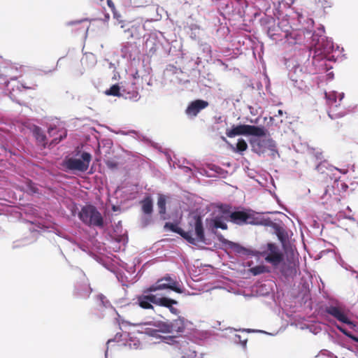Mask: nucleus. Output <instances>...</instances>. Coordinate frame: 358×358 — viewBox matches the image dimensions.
Wrapping results in <instances>:
<instances>
[{"instance_id": "obj_33", "label": "nucleus", "mask_w": 358, "mask_h": 358, "mask_svg": "<svg viewBox=\"0 0 358 358\" xmlns=\"http://www.w3.org/2000/svg\"><path fill=\"white\" fill-rule=\"evenodd\" d=\"M67 136L66 130H64L63 134H61L59 137L54 138L49 143L48 148H52L55 145L60 143L62 140H64Z\"/></svg>"}, {"instance_id": "obj_2", "label": "nucleus", "mask_w": 358, "mask_h": 358, "mask_svg": "<svg viewBox=\"0 0 358 358\" xmlns=\"http://www.w3.org/2000/svg\"><path fill=\"white\" fill-rule=\"evenodd\" d=\"M220 211L224 215L226 220L238 225L243 224L259 225L261 223L262 217L258 216V213L251 210L233 209L229 206H224L220 208Z\"/></svg>"}, {"instance_id": "obj_40", "label": "nucleus", "mask_w": 358, "mask_h": 358, "mask_svg": "<svg viewBox=\"0 0 358 358\" xmlns=\"http://www.w3.org/2000/svg\"><path fill=\"white\" fill-rule=\"evenodd\" d=\"M209 168L211 171H215L219 175H222L224 173V170L223 169L215 164L209 165Z\"/></svg>"}, {"instance_id": "obj_52", "label": "nucleus", "mask_w": 358, "mask_h": 358, "mask_svg": "<svg viewBox=\"0 0 358 358\" xmlns=\"http://www.w3.org/2000/svg\"><path fill=\"white\" fill-rule=\"evenodd\" d=\"M83 21L84 20L70 21V22H68L66 24L68 26L75 25V24H80V23L83 22Z\"/></svg>"}, {"instance_id": "obj_29", "label": "nucleus", "mask_w": 358, "mask_h": 358, "mask_svg": "<svg viewBox=\"0 0 358 358\" xmlns=\"http://www.w3.org/2000/svg\"><path fill=\"white\" fill-rule=\"evenodd\" d=\"M123 92V97L125 99H129L131 101H137L141 96L139 93L137 91H132V92H127L124 90H122Z\"/></svg>"}, {"instance_id": "obj_19", "label": "nucleus", "mask_w": 358, "mask_h": 358, "mask_svg": "<svg viewBox=\"0 0 358 358\" xmlns=\"http://www.w3.org/2000/svg\"><path fill=\"white\" fill-rule=\"evenodd\" d=\"M225 221L224 215L222 213V216H216L212 219L208 224V229L210 231H217V229L223 230L227 229V224Z\"/></svg>"}, {"instance_id": "obj_9", "label": "nucleus", "mask_w": 358, "mask_h": 358, "mask_svg": "<svg viewBox=\"0 0 358 358\" xmlns=\"http://www.w3.org/2000/svg\"><path fill=\"white\" fill-rule=\"evenodd\" d=\"M262 136H252L250 139L252 150L259 156L264 155L268 148L274 147V140L271 138L262 139Z\"/></svg>"}, {"instance_id": "obj_10", "label": "nucleus", "mask_w": 358, "mask_h": 358, "mask_svg": "<svg viewBox=\"0 0 358 358\" xmlns=\"http://www.w3.org/2000/svg\"><path fill=\"white\" fill-rule=\"evenodd\" d=\"M193 228L196 237H193L192 231H186V233H188L190 237L194 239V242L189 243L194 245H196L197 243L207 244L201 217L198 215L194 217Z\"/></svg>"}, {"instance_id": "obj_8", "label": "nucleus", "mask_w": 358, "mask_h": 358, "mask_svg": "<svg viewBox=\"0 0 358 358\" xmlns=\"http://www.w3.org/2000/svg\"><path fill=\"white\" fill-rule=\"evenodd\" d=\"M325 312L342 323L346 324L351 327H356L355 324L349 319L346 310L338 303H331L326 306Z\"/></svg>"}, {"instance_id": "obj_30", "label": "nucleus", "mask_w": 358, "mask_h": 358, "mask_svg": "<svg viewBox=\"0 0 358 358\" xmlns=\"http://www.w3.org/2000/svg\"><path fill=\"white\" fill-rule=\"evenodd\" d=\"M113 311L117 315V317L115 318V320L118 323L120 329H122V328H125L127 326H134V323H131L123 319V317L117 313V311L115 309Z\"/></svg>"}, {"instance_id": "obj_13", "label": "nucleus", "mask_w": 358, "mask_h": 358, "mask_svg": "<svg viewBox=\"0 0 358 358\" xmlns=\"http://www.w3.org/2000/svg\"><path fill=\"white\" fill-rule=\"evenodd\" d=\"M275 269H278L280 274L285 278L292 277L296 272L295 263L289 260L285 261V257Z\"/></svg>"}, {"instance_id": "obj_34", "label": "nucleus", "mask_w": 358, "mask_h": 358, "mask_svg": "<svg viewBox=\"0 0 358 358\" xmlns=\"http://www.w3.org/2000/svg\"><path fill=\"white\" fill-rule=\"evenodd\" d=\"M325 98L327 99L329 104L336 103L337 100V92L335 91L325 92Z\"/></svg>"}, {"instance_id": "obj_64", "label": "nucleus", "mask_w": 358, "mask_h": 358, "mask_svg": "<svg viewBox=\"0 0 358 358\" xmlns=\"http://www.w3.org/2000/svg\"><path fill=\"white\" fill-rule=\"evenodd\" d=\"M62 57H60V58L59 59V60H58V61H57V66H58V65H59V62H60V60H62Z\"/></svg>"}, {"instance_id": "obj_15", "label": "nucleus", "mask_w": 358, "mask_h": 358, "mask_svg": "<svg viewBox=\"0 0 358 358\" xmlns=\"http://www.w3.org/2000/svg\"><path fill=\"white\" fill-rule=\"evenodd\" d=\"M150 326H153V323L148 322V323H136L134 324V327H139L141 329L138 330V332L141 334H147L150 336L157 338H161L163 337L162 336H160L159 333V330L157 328H152Z\"/></svg>"}, {"instance_id": "obj_54", "label": "nucleus", "mask_w": 358, "mask_h": 358, "mask_svg": "<svg viewBox=\"0 0 358 358\" xmlns=\"http://www.w3.org/2000/svg\"><path fill=\"white\" fill-rule=\"evenodd\" d=\"M307 23H308V26H309V25L313 26V24H314V21H313V19L309 18V19H308V20H307Z\"/></svg>"}, {"instance_id": "obj_1", "label": "nucleus", "mask_w": 358, "mask_h": 358, "mask_svg": "<svg viewBox=\"0 0 358 358\" xmlns=\"http://www.w3.org/2000/svg\"><path fill=\"white\" fill-rule=\"evenodd\" d=\"M171 290L177 293H182V289L179 283L173 279L169 275L158 279L154 284L144 290L143 294L137 297L138 306L146 310H152L156 312L154 305L168 308L170 312L178 315L179 310L174 308L178 302L173 299L163 296L162 294L155 293L158 291Z\"/></svg>"}, {"instance_id": "obj_55", "label": "nucleus", "mask_w": 358, "mask_h": 358, "mask_svg": "<svg viewBox=\"0 0 358 358\" xmlns=\"http://www.w3.org/2000/svg\"><path fill=\"white\" fill-rule=\"evenodd\" d=\"M17 90H20V89H21V88H23V89H29V88H30V87H27V86H25V85H22V84L20 86H18V85H17Z\"/></svg>"}, {"instance_id": "obj_45", "label": "nucleus", "mask_w": 358, "mask_h": 358, "mask_svg": "<svg viewBox=\"0 0 358 358\" xmlns=\"http://www.w3.org/2000/svg\"><path fill=\"white\" fill-rule=\"evenodd\" d=\"M57 133L56 127L55 126H50L48 129V134L50 137L54 136Z\"/></svg>"}, {"instance_id": "obj_53", "label": "nucleus", "mask_w": 358, "mask_h": 358, "mask_svg": "<svg viewBox=\"0 0 358 358\" xmlns=\"http://www.w3.org/2000/svg\"><path fill=\"white\" fill-rule=\"evenodd\" d=\"M107 4L108 6L111 8H114L115 6H114V3L112 1V0H107Z\"/></svg>"}, {"instance_id": "obj_17", "label": "nucleus", "mask_w": 358, "mask_h": 358, "mask_svg": "<svg viewBox=\"0 0 358 358\" xmlns=\"http://www.w3.org/2000/svg\"><path fill=\"white\" fill-rule=\"evenodd\" d=\"M164 229L166 231H170L174 233L178 234L181 237H182L185 240H186L188 243L194 242V239H192L188 233H186L185 230L178 226L177 224L173 222H166L164 224Z\"/></svg>"}, {"instance_id": "obj_59", "label": "nucleus", "mask_w": 358, "mask_h": 358, "mask_svg": "<svg viewBox=\"0 0 358 358\" xmlns=\"http://www.w3.org/2000/svg\"><path fill=\"white\" fill-rule=\"evenodd\" d=\"M118 209H119V207H118V206H117L113 205V206H112V210H113V211H114V212L117 211V210H118Z\"/></svg>"}, {"instance_id": "obj_26", "label": "nucleus", "mask_w": 358, "mask_h": 358, "mask_svg": "<svg viewBox=\"0 0 358 358\" xmlns=\"http://www.w3.org/2000/svg\"><path fill=\"white\" fill-rule=\"evenodd\" d=\"M250 271L253 275H258L262 273L270 272V269L268 266L262 264L252 267Z\"/></svg>"}, {"instance_id": "obj_5", "label": "nucleus", "mask_w": 358, "mask_h": 358, "mask_svg": "<svg viewBox=\"0 0 358 358\" xmlns=\"http://www.w3.org/2000/svg\"><path fill=\"white\" fill-rule=\"evenodd\" d=\"M266 129L263 126H256L245 124H233L231 128L226 130V135L229 138L236 136H266Z\"/></svg>"}, {"instance_id": "obj_25", "label": "nucleus", "mask_w": 358, "mask_h": 358, "mask_svg": "<svg viewBox=\"0 0 358 358\" xmlns=\"http://www.w3.org/2000/svg\"><path fill=\"white\" fill-rule=\"evenodd\" d=\"M105 94L108 96H123L122 90L119 84L113 85L109 89L106 90Z\"/></svg>"}, {"instance_id": "obj_42", "label": "nucleus", "mask_w": 358, "mask_h": 358, "mask_svg": "<svg viewBox=\"0 0 358 358\" xmlns=\"http://www.w3.org/2000/svg\"><path fill=\"white\" fill-rule=\"evenodd\" d=\"M199 44L200 45L201 48H202V50L203 52H206L207 54H210L211 52L210 46L207 43H202L199 41Z\"/></svg>"}, {"instance_id": "obj_28", "label": "nucleus", "mask_w": 358, "mask_h": 358, "mask_svg": "<svg viewBox=\"0 0 358 358\" xmlns=\"http://www.w3.org/2000/svg\"><path fill=\"white\" fill-rule=\"evenodd\" d=\"M227 247L229 248L230 249H232L234 252L238 254H246L248 252V250L245 248L241 246L240 244L237 243H234L232 241H230Z\"/></svg>"}, {"instance_id": "obj_23", "label": "nucleus", "mask_w": 358, "mask_h": 358, "mask_svg": "<svg viewBox=\"0 0 358 358\" xmlns=\"http://www.w3.org/2000/svg\"><path fill=\"white\" fill-rule=\"evenodd\" d=\"M153 326L159 330L160 333L170 334L171 333V327L170 322L158 321L153 322Z\"/></svg>"}, {"instance_id": "obj_32", "label": "nucleus", "mask_w": 358, "mask_h": 358, "mask_svg": "<svg viewBox=\"0 0 358 358\" xmlns=\"http://www.w3.org/2000/svg\"><path fill=\"white\" fill-rule=\"evenodd\" d=\"M248 148V144L246 141L243 138H239L236 145V152L238 153H242L245 151Z\"/></svg>"}, {"instance_id": "obj_58", "label": "nucleus", "mask_w": 358, "mask_h": 358, "mask_svg": "<svg viewBox=\"0 0 358 358\" xmlns=\"http://www.w3.org/2000/svg\"><path fill=\"white\" fill-rule=\"evenodd\" d=\"M9 96L13 101L15 100V95L13 92L9 91Z\"/></svg>"}, {"instance_id": "obj_51", "label": "nucleus", "mask_w": 358, "mask_h": 358, "mask_svg": "<svg viewBox=\"0 0 358 358\" xmlns=\"http://www.w3.org/2000/svg\"><path fill=\"white\" fill-rule=\"evenodd\" d=\"M124 33L127 34L126 37L127 38H132L133 37V33L132 31L130 30L129 28L127 29H124Z\"/></svg>"}, {"instance_id": "obj_43", "label": "nucleus", "mask_w": 358, "mask_h": 358, "mask_svg": "<svg viewBox=\"0 0 358 358\" xmlns=\"http://www.w3.org/2000/svg\"><path fill=\"white\" fill-rule=\"evenodd\" d=\"M85 71V69L83 66H80L78 69L73 70V75L75 77H80L84 74Z\"/></svg>"}, {"instance_id": "obj_62", "label": "nucleus", "mask_w": 358, "mask_h": 358, "mask_svg": "<svg viewBox=\"0 0 358 358\" xmlns=\"http://www.w3.org/2000/svg\"><path fill=\"white\" fill-rule=\"evenodd\" d=\"M298 18H299V22H301V20L303 19L302 15L301 14H299L298 15Z\"/></svg>"}, {"instance_id": "obj_6", "label": "nucleus", "mask_w": 358, "mask_h": 358, "mask_svg": "<svg viewBox=\"0 0 358 358\" xmlns=\"http://www.w3.org/2000/svg\"><path fill=\"white\" fill-rule=\"evenodd\" d=\"M257 254L271 264L274 268H278V265L283 260L285 256L279 246L274 243L262 245Z\"/></svg>"}, {"instance_id": "obj_7", "label": "nucleus", "mask_w": 358, "mask_h": 358, "mask_svg": "<svg viewBox=\"0 0 358 358\" xmlns=\"http://www.w3.org/2000/svg\"><path fill=\"white\" fill-rule=\"evenodd\" d=\"M92 159V155L87 152H83L80 158L69 157L63 162V166L69 171H86Z\"/></svg>"}, {"instance_id": "obj_21", "label": "nucleus", "mask_w": 358, "mask_h": 358, "mask_svg": "<svg viewBox=\"0 0 358 358\" xmlns=\"http://www.w3.org/2000/svg\"><path fill=\"white\" fill-rule=\"evenodd\" d=\"M141 209L145 215H152L153 212V200L150 196H146L141 201Z\"/></svg>"}, {"instance_id": "obj_18", "label": "nucleus", "mask_w": 358, "mask_h": 358, "mask_svg": "<svg viewBox=\"0 0 358 358\" xmlns=\"http://www.w3.org/2000/svg\"><path fill=\"white\" fill-rule=\"evenodd\" d=\"M259 225L272 227L278 238V239L283 242L285 241V234L283 229L278 224L273 222L270 218H261V223Z\"/></svg>"}, {"instance_id": "obj_3", "label": "nucleus", "mask_w": 358, "mask_h": 358, "mask_svg": "<svg viewBox=\"0 0 358 358\" xmlns=\"http://www.w3.org/2000/svg\"><path fill=\"white\" fill-rule=\"evenodd\" d=\"M313 41L315 43V50L313 56V63L317 61H335L334 56H329V54L334 50V45L331 38L325 36H320L313 34Z\"/></svg>"}, {"instance_id": "obj_24", "label": "nucleus", "mask_w": 358, "mask_h": 358, "mask_svg": "<svg viewBox=\"0 0 358 358\" xmlns=\"http://www.w3.org/2000/svg\"><path fill=\"white\" fill-rule=\"evenodd\" d=\"M157 205L159 208V213L162 217L166 214V199L165 195L162 194H159Z\"/></svg>"}, {"instance_id": "obj_22", "label": "nucleus", "mask_w": 358, "mask_h": 358, "mask_svg": "<svg viewBox=\"0 0 358 358\" xmlns=\"http://www.w3.org/2000/svg\"><path fill=\"white\" fill-rule=\"evenodd\" d=\"M185 319L182 317H178V319L174 320L173 321L170 322V326L171 327V333H182L184 331L185 329Z\"/></svg>"}, {"instance_id": "obj_41", "label": "nucleus", "mask_w": 358, "mask_h": 358, "mask_svg": "<svg viewBox=\"0 0 358 358\" xmlns=\"http://www.w3.org/2000/svg\"><path fill=\"white\" fill-rule=\"evenodd\" d=\"M152 221L151 215H145L141 217V224L143 227H147Z\"/></svg>"}, {"instance_id": "obj_36", "label": "nucleus", "mask_w": 358, "mask_h": 358, "mask_svg": "<svg viewBox=\"0 0 358 358\" xmlns=\"http://www.w3.org/2000/svg\"><path fill=\"white\" fill-rule=\"evenodd\" d=\"M212 234H215L219 241H220L224 245L228 246L230 241L227 239H226L220 233H218L217 231H210Z\"/></svg>"}, {"instance_id": "obj_63", "label": "nucleus", "mask_w": 358, "mask_h": 358, "mask_svg": "<svg viewBox=\"0 0 358 358\" xmlns=\"http://www.w3.org/2000/svg\"><path fill=\"white\" fill-rule=\"evenodd\" d=\"M278 114H279L280 115H282V113H283V112H282V110H278Z\"/></svg>"}, {"instance_id": "obj_61", "label": "nucleus", "mask_w": 358, "mask_h": 358, "mask_svg": "<svg viewBox=\"0 0 358 358\" xmlns=\"http://www.w3.org/2000/svg\"><path fill=\"white\" fill-rule=\"evenodd\" d=\"M319 31L324 33V27L323 25H320V27L319 28Z\"/></svg>"}, {"instance_id": "obj_60", "label": "nucleus", "mask_w": 358, "mask_h": 358, "mask_svg": "<svg viewBox=\"0 0 358 358\" xmlns=\"http://www.w3.org/2000/svg\"><path fill=\"white\" fill-rule=\"evenodd\" d=\"M343 98H344V93L343 92L340 93L339 94V101H341Z\"/></svg>"}, {"instance_id": "obj_12", "label": "nucleus", "mask_w": 358, "mask_h": 358, "mask_svg": "<svg viewBox=\"0 0 358 358\" xmlns=\"http://www.w3.org/2000/svg\"><path fill=\"white\" fill-rule=\"evenodd\" d=\"M208 106V102L203 99H196L191 101L185 109V114L190 118H194Z\"/></svg>"}, {"instance_id": "obj_20", "label": "nucleus", "mask_w": 358, "mask_h": 358, "mask_svg": "<svg viewBox=\"0 0 358 358\" xmlns=\"http://www.w3.org/2000/svg\"><path fill=\"white\" fill-rule=\"evenodd\" d=\"M32 133L38 143L41 145L43 148L48 147V140L46 135L43 130L38 126H34L32 129Z\"/></svg>"}, {"instance_id": "obj_4", "label": "nucleus", "mask_w": 358, "mask_h": 358, "mask_svg": "<svg viewBox=\"0 0 358 358\" xmlns=\"http://www.w3.org/2000/svg\"><path fill=\"white\" fill-rule=\"evenodd\" d=\"M78 216L82 222L87 226L99 228L104 227V220L102 215L93 205L83 206Z\"/></svg>"}, {"instance_id": "obj_48", "label": "nucleus", "mask_w": 358, "mask_h": 358, "mask_svg": "<svg viewBox=\"0 0 358 358\" xmlns=\"http://www.w3.org/2000/svg\"><path fill=\"white\" fill-rule=\"evenodd\" d=\"M122 336V333H117L115 336V338H113V339H109L107 342V344L110 343V342H113V341H118L120 340L121 337Z\"/></svg>"}, {"instance_id": "obj_46", "label": "nucleus", "mask_w": 358, "mask_h": 358, "mask_svg": "<svg viewBox=\"0 0 358 358\" xmlns=\"http://www.w3.org/2000/svg\"><path fill=\"white\" fill-rule=\"evenodd\" d=\"M325 164V161L320 162L319 164L316 166V170L319 172L323 173L324 171V169L326 168Z\"/></svg>"}, {"instance_id": "obj_50", "label": "nucleus", "mask_w": 358, "mask_h": 358, "mask_svg": "<svg viewBox=\"0 0 358 358\" xmlns=\"http://www.w3.org/2000/svg\"><path fill=\"white\" fill-rule=\"evenodd\" d=\"M92 292V289L90 286H88L87 287V291L86 292V293H85V294H79L78 295L80 297L87 298L90 295Z\"/></svg>"}, {"instance_id": "obj_31", "label": "nucleus", "mask_w": 358, "mask_h": 358, "mask_svg": "<svg viewBox=\"0 0 358 358\" xmlns=\"http://www.w3.org/2000/svg\"><path fill=\"white\" fill-rule=\"evenodd\" d=\"M97 299L100 301L101 303V305L106 308H110L112 309L113 310H115V308H113V306L111 305L110 302L109 301V300L107 299V298L102 294H99L98 296H97Z\"/></svg>"}, {"instance_id": "obj_57", "label": "nucleus", "mask_w": 358, "mask_h": 358, "mask_svg": "<svg viewBox=\"0 0 358 358\" xmlns=\"http://www.w3.org/2000/svg\"><path fill=\"white\" fill-rule=\"evenodd\" d=\"M78 247H79V248H80V250H82L83 251H85V252L86 251V247H85V245L79 244V245H78Z\"/></svg>"}, {"instance_id": "obj_56", "label": "nucleus", "mask_w": 358, "mask_h": 358, "mask_svg": "<svg viewBox=\"0 0 358 358\" xmlns=\"http://www.w3.org/2000/svg\"><path fill=\"white\" fill-rule=\"evenodd\" d=\"M30 189L34 193L37 192V188L34 187V186H32V185L30 186Z\"/></svg>"}, {"instance_id": "obj_47", "label": "nucleus", "mask_w": 358, "mask_h": 358, "mask_svg": "<svg viewBox=\"0 0 358 358\" xmlns=\"http://www.w3.org/2000/svg\"><path fill=\"white\" fill-rule=\"evenodd\" d=\"M313 155L316 159L322 160V153L321 151L318 150H313Z\"/></svg>"}, {"instance_id": "obj_39", "label": "nucleus", "mask_w": 358, "mask_h": 358, "mask_svg": "<svg viewBox=\"0 0 358 358\" xmlns=\"http://www.w3.org/2000/svg\"><path fill=\"white\" fill-rule=\"evenodd\" d=\"M234 342L236 343H240L245 348L246 347L247 338L242 339L241 336L236 334Z\"/></svg>"}, {"instance_id": "obj_14", "label": "nucleus", "mask_w": 358, "mask_h": 358, "mask_svg": "<svg viewBox=\"0 0 358 358\" xmlns=\"http://www.w3.org/2000/svg\"><path fill=\"white\" fill-rule=\"evenodd\" d=\"M150 326H153V323L148 322V323H136L134 324V327H139L141 329L138 330V332L141 334H147L150 336L157 338H161L163 337L162 336H160L159 333V330L157 328H152Z\"/></svg>"}, {"instance_id": "obj_35", "label": "nucleus", "mask_w": 358, "mask_h": 358, "mask_svg": "<svg viewBox=\"0 0 358 358\" xmlns=\"http://www.w3.org/2000/svg\"><path fill=\"white\" fill-rule=\"evenodd\" d=\"M337 329L342 332L345 336L350 338L352 341H355V340L357 339V336L353 335L351 332L348 331L346 329L342 327L341 326L336 324Z\"/></svg>"}, {"instance_id": "obj_44", "label": "nucleus", "mask_w": 358, "mask_h": 358, "mask_svg": "<svg viewBox=\"0 0 358 358\" xmlns=\"http://www.w3.org/2000/svg\"><path fill=\"white\" fill-rule=\"evenodd\" d=\"M141 345V343L138 340H131L130 342L128 343V345L131 348H134V349H138L139 348Z\"/></svg>"}, {"instance_id": "obj_38", "label": "nucleus", "mask_w": 358, "mask_h": 358, "mask_svg": "<svg viewBox=\"0 0 358 358\" xmlns=\"http://www.w3.org/2000/svg\"><path fill=\"white\" fill-rule=\"evenodd\" d=\"M268 150L270 151V155L271 157L274 159L276 158V157H280V155L278 153V150L277 149V145L275 141H274V147L273 148H268Z\"/></svg>"}, {"instance_id": "obj_11", "label": "nucleus", "mask_w": 358, "mask_h": 358, "mask_svg": "<svg viewBox=\"0 0 358 358\" xmlns=\"http://www.w3.org/2000/svg\"><path fill=\"white\" fill-rule=\"evenodd\" d=\"M18 75V68L13 64H7L0 67V79L2 78L3 83L8 87L10 80H15ZM9 91V88H7Z\"/></svg>"}, {"instance_id": "obj_37", "label": "nucleus", "mask_w": 358, "mask_h": 358, "mask_svg": "<svg viewBox=\"0 0 358 358\" xmlns=\"http://www.w3.org/2000/svg\"><path fill=\"white\" fill-rule=\"evenodd\" d=\"M176 336H168L162 337V341L169 345H173L176 343Z\"/></svg>"}, {"instance_id": "obj_16", "label": "nucleus", "mask_w": 358, "mask_h": 358, "mask_svg": "<svg viewBox=\"0 0 358 358\" xmlns=\"http://www.w3.org/2000/svg\"><path fill=\"white\" fill-rule=\"evenodd\" d=\"M150 326H153V323L148 322V323H136L134 324V327H139L141 329L138 330V332L141 334H147L150 336L157 338H161L163 337L162 336H160L159 333V330L157 328H152Z\"/></svg>"}, {"instance_id": "obj_27", "label": "nucleus", "mask_w": 358, "mask_h": 358, "mask_svg": "<svg viewBox=\"0 0 358 358\" xmlns=\"http://www.w3.org/2000/svg\"><path fill=\"white\" fill-rule=\"evenodd\" d=\"M189 36L192 39L199 41V37L202 33V30L196 24H191L189 27Z\"/></svg>"}, {"instance_id": "obj_49", "label": "nucleus", "mask_w": 358, "mask_h": 358, "mask_svg": "<svg viewBox=\"0 0 358 358\" xmlns=\"http://www.w3.org/2000/svg\"><path fill=\"white\" fill-rule=\"evenodd\" d=\"M328 115H329V117L331 120H334V119H336V118L342 117L344 115V114H343V113H336V114H331V113H328Z\"/></svg>"}]
</instances>
